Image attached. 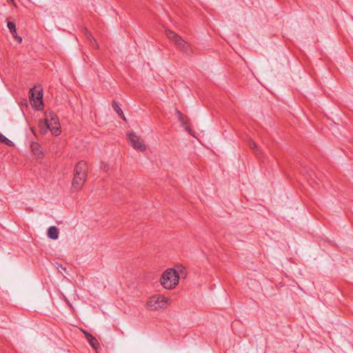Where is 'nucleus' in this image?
Returning <instances> with one entry per match:
<instances>
[{
    "label": "nucleus",
    "mask_w": 353,
    "mask_h": 353,
    "mask_svg": "<svg viewBox=\"0 0 353 353\" xmlns=\"http://www.w3.org/2000/svg\"><path fill=\"white\" fill-rule=\"evenodd\" d=\"M74 175L72 188L77 190L81 188L88 176V165L85 161H80L76 164Z\"/></svg>",
    "instance_id": "f257e3e1"
},
{
    "label": "nucleus",
    "mask_w": 353,
    "mask_h": 353,
    "mask_svg": "<svg viewBox=\"0 0 353 353\" xmlns=\"http://www.w3.org/2000/svg\"><path fill=\"white\" fill-rule=\"evenodd\" d=\"M179 275L174 269H168L161 278V283L165 289H172L179 283Z\"/></svg>",
    "instance_id": "f03ea898"
},
{
    "label": "nucleus",
    "mask_w": 353,
    "mask_h": 353,
    "mask_svg": "<svg viewBox=\"0 0 353 353\" xmlns=\"http://www.w3.org/2000/svg\"><path fill=\"white\" fill-rule=\"evenodd\" d=\"M166 37L174 42L176 46L188 55L192 54L190 46L179 35L174 32L168 30L165 31Z\"/></svg>",
    "instance_id": "7ed1b4c3"
},
{
    "label": "nucleus",
    "mask_w": 353,
    "mask_h": 353,
    "mask_svg": "<svg viewBox=\"0 0 353 353\" xmlns=\"http://www.w3.org/2000/svg\"><path fill=\"white\" fill-rule=\"evenodd\" d=\"M45 120L48 123L50 128H52V134L54 136L59 135L61 132V127L57 115L54 112H50Z\"/></svg>",
    "instance_id": "20e7f679"
},
{
    "label": "nucleus",
    "mask_w": 353,
    "mask_h": 353,
    "mask_svg": "<svg viewBox=\"0 0 353 353\" xmlns=\"http://www.w3.org/2000/svg\"><path fill=\"white\" fill-rule=\"evenodd\" d=\"M148 305L152 310H159L166 307L167 301L163 296L154 295L150 299Z\"/></svg>",
    "instance_id": "39448f33"
},
{
    "label": "nucleus",
    "mask_w": 353,
    "mask_h": 353,
    "mask_svg": "<svg viewBox=\"0 0 353 353\" xmlns=\"http://www.w3.org/2000/svg\"><path fill=\"white\" fill-rule=\"evenodd\" d=\"M128 141L130 145L137 150L144 152L146 150L145 145L140 141L139 138L134 133L128 134Z\"/></svg>",
    "instance_id": "423d86ee"
},
{
    "label": "nucleus",
    "mask_w": 353,
    "mask_h": 353,
    "mask_svg": "<svg viewBox=\"0 0 353 353\" xmlns=\"http://www.w3.org/2000/svg\"><path fill=\"white\" fill-rule=\"evenodd\" d=\"M30 100L34 103L39 102L42 104L43 94L42 90L39 87H34L30 91Z\"/></svg>",
    "instance_id": "0eeeda50"
},
{
    "label": "nucleus",
    "mask_w": 353,
    "mask_h": 353,
    "mask_svg": "<svg viewBox=\"0 0 353 353\" xmlns=\"http://www.w3.org/2000/svg\"><path fill=\"white\" fill-rule=\"evenodd\" d=\"M175 112H176V117H177V119L179 120V121L181 122V125L185 127L186 131L188 132L189 134H190L191 135H193L192 132V130L190 128V127L188 126L190 122H189V119L187 117V116H185V114H183L182 112H181L178 109H175Z\"/></svg>",
    "instance_id": "6e6552de"
},
{
    "label": "nucleus",
    "mask_w": 353,
    "mask_h": 353,
    "mask_svg": "<svg viewBox=\"0 0 353 353\" xmlns=\"http://www.w3.org/2000/svg\"><path fill=\"white\" fill-rule=\"evenodd\" d=\"M7 27L10 30V33L12 34L13 38L19 43H21L22 42V38L17 35L16 26L14 22L8 21Z\"/></svg>",
    "instance_id": "1a4fd4ad"
},
{
    "label": "nucleus",
    "mask_w": 353,
    "mask_h": 353,
    "mask_svg": "<svg viewBox=\"0 0 353 353\" xmlns=\"http://www.w3.org/2000/svg\"><path fill=\"white\" fill-rule=\"evenodd\" d=\"M31 151L37 158H43V150L37 142H32L30 145Z\"/></svg>",
    "instance_id": "9d476101"
},
{
    "label": "nucleus",
    "mask_w": 353,
    "mask_h": 353,
    "mask_svg": "<svg viewBox=\"0 0 353 353\" xmlns=\"http://www.w3.org/2000/svg\"><path fill=\"white\" fill-rule=\"evenodd\" d=\"M84 333H85L86 339L88 341V343H90V345H91V347L93 349L97 350L98 349V347H99V343L98 342L97 339L94 336H93L91 334H90L87 332H85Z\"/></svg>",
    "instance_id": "9b49d317"
},
{
    "label": "nucleus",
    "mask_w": 353,
    "mask_h": 353,
    "mask_svg": "<svg viewBox=\"0 0 353 353\" xmlns=\"http://www.w3.org/2000/svg\"><path fill=\"white\" fill-rule=\"evenodd\" d=\"M49 239L56 240L59 237V229L56 226H50L47 232Z\"/></svg>",
    "instance_id": "f8f14e48"
},
{
    "label": "nucleus",
    "mask_w": 353,
    "mask_h": 353,
    "mask_svg": "<svg viewBox=\"0 0 353 353\" xmlns=\"http://www.w3.org/2000/svg\"><path fill=\"white\" fill-rule=\"evenodd\" d=\"M39 125L40 131L42 134H46L48 130L51 131L52 128H50L48 123L46 122V120L40 121Z\"/></svg>",
    "instance_id": "ddd939ff"
},
{
    "label": "nucleus",
    "mask_w": 353,
    "mask_h": 353,
    "mask_svg": "<svg viewBox=\"0 0 353 353\" xmlns=\"http://www.w3.org/2000/svg\"><path fill=\"white\" fill-rule=\"evenodd\" d=\"M112 108L114 109V110L123 119V120H125V118L123 115V111L121 110V108H120V106L119 105V104L113 101H112Z\"/></svg>",
    "instance_id": "4468645a"
},
{
    "label": "nucleus",
    "mask_w": 353,
    "mask_h": 353,
    "mask_svg": "<svg viewBox=\"0 0 353 353\" xmlns=\"http://www.w3.org/2000/svg\"><path fill=\"white\" fill-rule=\"evenodd\" d=\"M85 34H86L88 39L90 40V43L92 45L96 44L95 39H94V37L92 36V34L87 30H85Z\"/></svg>",
    "instance_id": "2eb2a0df"
},
{
    "label": "nucleus",
    "mask_w": 353,
    "mask_h": 353,
    "mask_svg": "<svg viewBox=\"0 0 353 353\" xmlns=\"http://www.w3.org/2000/svg\"><path fill=\"white\" fill-rule=\"evenodd\" d=\"M2 143L6 144V145H8V146H13L14 145L13 142L12 141H10V139H8V138H6V137H5V138H4V139H3Z\"/></svg>",
    "instance_id": "dca6fc26"
},
{
    "label": "nucleus",
    "mask_w": 353,
    "mask_h": 353,
    "mask_svg": "<svg viewBox=\"0 0 353 353\" xmlns=\"http://www.w3.org/2000/svg\"><path fill=\"white\" fill-rule=\"evenodd\" d=\"M249 146L252 150L256 149L257 148L256 143L253 140H250Z\"/></svg>",
    "instance_id": "f3484780"
},
{
    "label": "nucleus",
    "mask_w": 353,
    "mask_h": 353,
    "mask_svg": "<svg viewBox=\"0 0 353 353\" xmlns=\"http://www.w3.org/2000/svg\"><path fill=\"white\" fill-rule=\"evenodd\" d=\"M103 169V170L105 172H108L109 170V165H104Z\"/></svg>",
    "instance_id": "a211bd4d"
},
{
    "label": "nucleus",
    "mask_w": 353,
    "mask_h": 353,
    "mask_svg": "<svg viewBox=\"0 0 353 353\" xmlns=\"http://www.w3.org/2000/svg\"><path fill=\"white\" fill-rule=\"evenodd\" d=\"M4 138H5V136L0 132V142L1 143L3 142Z\"/></svg>",
    "instance_id": "6ab92c4d"
}]
</instances>
